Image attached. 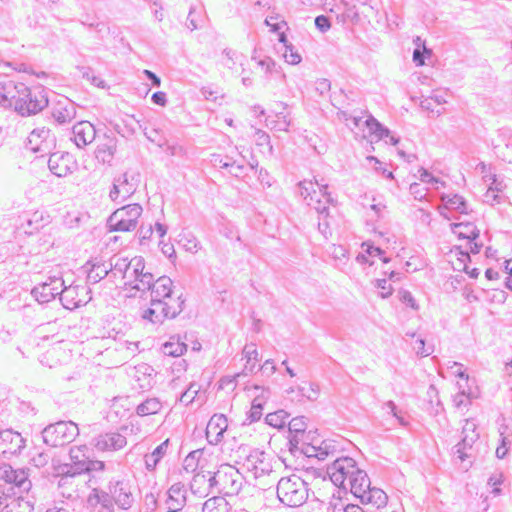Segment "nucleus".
Masks as SVG:
<instances>
[{
    "label": "nucleus",
    "instance_id": "obj_1",
    "mask_svg": "<svg viewBox=\"0 0 512 512\" xmlns=\"http://www.w3.org/2000/svg\"><path fill=\"white\" fill-rule=\"evenodd\" d=\"M49 104L47 91L42 86L28 87L22 82H0V107L13 108L23 117L41 112Z\"/></svg>",
    "mask_w": 512,
    "mask_h": 512
},
{
    "label": "nucleus",
    "instance_id": "obj_2",
    "mask_svg": "<svg viewBox=\"0 0 512 512\" xmlns=\"http://www.w3.org/2000/svg\"><path fill=\"white\" fill-rule=\"evenodd\" d=\"M327 189V184L319 183L317 180H315V183L308 180L298 183L300 196L320 216L318 230L325 238H328V235L331 234L327 217L329 215V205L334 201Z\"/></svg>",
    "mask_w": 512,
    "mask_h": 512
},
{
    "label": "nucleus",
    "instance_id": "obj_3",
    "mask_svg": "<svg viewBox=\"0 0 512 512\" xmlns=\"http://www.w3.org/2000/svg\"><path fill=\"white\" fill-rule=\"evenodd\" d=\"M277 498L285 506L297 508L308 499V484L298 475L282 477L277 482Z\"/></svg>",
    "mask_w": 512,
    "mask_h": 512
},
{
    "label": "nucleus",
    "instance_id": "obj_4",
    "mask_svg": "<svg viewBox=\"0 0 512 512\" xmlns=\"http://www.w3.org/2000/svg\"><path fill=\"white\" fill-rule=\"evenodd\" d=\"M215 493L225 496H235L241 491L245 478L237 468L230 464H222L210 478Z\"/></svg>",
    "mask_w": 512,
    "mask_h": 512
},
{
    "label": "nucleus",
    "instance_id": "obj_5",
    "mask_svg": "<svg viewBox=\"0 0 512 512\" xmlns=\"http://www.w3.org/2000/svg\"><path fill=\"white\" fill-rule=\"evenodd\" d=\"M78 435V425L73 421H58L47 425L42 430L44 443L51 447L70 444Z\"/></svg>",
    "mask_w": 512,
    "mask_h": 512
},
{
    "label": "nucleus",
    "instance_id": "obj_6",
    "mask_svg": "<svg viewBox=\"0 0 512 512\" xmlns=\"http://www.w3.org/2000/svg\"><path fill=\"white\" fill-rule=\"evenodd\" d=\"M143 208L138 203L128 204L116 209L108 218L107 226L111 232H130L137 228Z\"/></svg>",
    "mask_w": 512,
    "mask_h": 512
},
{
    "label": "nucleus",
    "instance_id": "obj_7",
    "mask_svg": "<svg viewBox=\"0 0 512 512\" xmlns=\"http://www.w3.org/2000/svg\"><path fill=\"white\" fill-rule=\"evenodd\" d=\"M462 439L452 448L453 460L462 465V469L467 471L472 465L473 445L479 438L476 432V425L472 421H466L462 430Z\"/></svg>",
    "mask_w": 512,
    "mask_h": 512
},
{
    "label": "nucleus",
    "instance_id": "obj_8",
    "mask_svg": "<svg viewBox=\"0 0 512 512\" xmlns=\"http://www.w3.org/2000/svg\"><path fill=\"white\" fill-rule=\"evenodd\" d=\"M241 451L244 456L243 466L251 472L255 479L263 476H271L274 473L271 456L257 448L243 447Z\"/></svg>",
    "mask_w": 512,
    "mask_h": 512
},
{
    "label": "nucleus",
    "instance_id": "obj_9",
    "mask_svg": "<svg viewBox=\"0 0 512 512\" xmlns=\"http://www.w3.org/2000/svg\"><path fill=\"white\" fill-rule=\"evenodd\" d=\"M357 467L353 458L338 457L327 467V475L335 486L347 490L349 480L354 476Z\"/></svg>",
    "mask_w": 512,
    "mask_h": 512
},
{
    "label": "nucleus",
    "instance_id": "obj_10",
    "mask_svg": "<svg viewBox=\"0 0 512 512\" xmlns=\"http://www.w3.org/2000/svg\"><path fill=\"white\" fill-rule=\"evenodd\" d=\"M151 299L159 302L176 303L184 309L185 299L182 293L176 294L173 290V281L167 276H161L158 279L153 278V283L149 287Z\"/></svg>",
    "mask_w": 512,
    "mask_h": 512
},
{
    "label": "nucleus",
    "instance_id": "obj_11",
    "mask_svg": "<svg viewBox=\"0 0 512 512\" xmlns=\"http://www.w3.org/2000/svg\"><path fill=\"white\" fill-rule=\"evenodd\" d=\"M182 312V308L176 303L159 302L158 300H150V307L142 313L143 320L153 325H160L165 319H173Z\"/></svg>",
    "mask_w": 512,
    "mask_h": 512
},
{
    "label": "nucleus",
    "instance_id": "obj_12",
    "mask_svg": "<svg viewBox=\"0 0 512 512\" xmlns=\"http://www.w3.org/2000/svg\"><path fill=\"white\" fill-rule=\"evenodd\" d=\"M88 448L86 445L73 446L70 448L69 457L70 463H65L57 468V474L61 476V481L68 477H74L85 473L87 469L86 461L88 456L86 455Z\"/></svg>",
    "mask_w": 512,
    "mask_h": 512
},
{
    "label": "nucleus",
    "instance_id": "obj_13",
    "mask_svg": "<svg viewBox=\"0 0 512 512\" xmlns=\"http://www.w3.org/2000/svg\"><path fill=\"white\" fill-rule=\"evenodd\" d=\"M139 183V174H129L128 172L122 173L115 177L113 180L112 188L109 192V197L113 202H124L132 196Z\"/></svg>",
    "mask_w": 512,
    "mask_h": 512
},
{
    "label": "nucleus",
    "instance_id": "obj_14",
    "mask_svg": "<svg viewBox=\"0 0 512 512\" xmlns=\"http://www.w3.org/2000/svg\"><path fill=\"white\" fill-rule=\"evenodd\" d=\"M0 480L11 484L15 495L27 493L32 487L31 480L24 469H13L7 463L0 464Z\"/></svg>",
    "mask_w": 512,
    "mask_h": 512
},
{
    "label": "nucleus",
    "instance_id": "obj_15",
    "mask_svg": "<svg viewBox=\"0 0 512 512\" xmlns=\"http://www.w3.org/2000/svg\"><path fill=\"white\" fill-rule=\"evenodd\" d=\"M88 293L89 290L86 285L71 283L67 286L65 282L64 286L61 287L59 299L64 308L73 310L85 305L91 299Z\"/></svg>",
    "mask_w": 512,
    "mask_h": 512
},
{
    "label": "nucleus",
    "instance_id": "obj_16",
    "mask_svg": "<svg viewBox=\"0 0 512 512\" xmlns=\"http://www.w3.org/2000/svg\"><path fill=\"white\" fill-rule=\"evenodd\" d=\"M65 280L60 273L49 275L47 279L36 285L31 294L39 303H48L60 296L61 287L64 286Z\"/></svg>",
    "mask_w": 512,
    "mask_h": 512
},
{
    "label": "nucleus",
    "instance_id": "obj_17",
    "mask_svg": "<svg viewBox=\"0 0 512 512\" xmlns=\"http://www.w3.org/2000/svg\"><path fill=\"white\" fill-rule=\"evenodd\" d=\"M490 143L494 154L502 161L512 163V129H498L491 137Z\"/></svg>",
    "mask_w": 512,
    "mask_h": 512
},
{
    "label": "nucleus",
    "instance_id": "obj_18",
    "mask_svg": "<svg viewBox=\"0 0 512 512\" xmlns=\"http://www.w3.org/2000/svg\"><path fill=\"white\" fill-rule=\"evenodd\" d=\"M307 421L304 416H298L288 421V445L289 450L295 453L303 447L309 439L306 433Z\"/></svg>",
    "mask_w": 512,
    "mask_h": 512
},
{
    "label": "nucleus",
    "instance_id": "obj_19",
    "mask_svg": "<svg viewBox=\"0 0 512 512\" xmlns=\"http://www.w3.org/2000/svg\"><path fill=\"white\" fill-rule=\"evenodd\" d=\"M114 503L110 492L93 489L80 512H114Z\"/></svg>",
    "mask_w": 512,
    "mask_h": 512
},
{
    "label": "nucleus",
    "instance_id": "obj_20",
    "mask_svg": "<svg viewBox=\"0 0 512 512\" xmlns=\"http://www.w3.org/2000/svg\"><path fill=\"white\" fill-rule=\"evenodd\" d=\"M92 443L99 452H116L127 445V438L119 432L110 431L97 435Z\"/></svg>",
    "mask_w": 512,
    "mask_h": 512
},
{
    "label": "nucleus",
    "instance_id": "obj_21",
    "mask_svg": "<svg viewBox=\"0 0 512 512\" xmlns=\"http://www.w3.org/2000/svg\"><path fill=\"white\" fill-rule=\"evenodd\" d=\"M54 144V138L51 136L50 130L42 127L34 129L28 136L26 148L34 153L44 155L50 152Z\"/></svg>",
    "mask_w": 512,
    "mask_h": 512
},
{
    "label": "nucleus",
    "instance_id": "obj_22",
    "mask_svg": "<svg viewBox=\"0 0 512 512\" xmlns=\"http://www.w3.org/2000/svg\"><path fill=\"white\" fill-rule=\"evenodd\" d=\"M50 171L57 177H66L77 168V162L69 153H52L48 159Z\"/></svg>",
    "mask_w": 512,
    "mask_h": 512
},
{
    "label": "nucleus",
    "instance_id": "obj_23",
    "mask_svg": "<svg viewBox=\"0 0 512 512\" xmlns=\"http://www.w3.org/2000/svg\"><path fill=\"white\" fill-rule=\"evenodd\" d=\"M25 447V440L20 433L11 429L0 431V455H16Z\"/></svg>",
    "mask_w": 512,
    "mask_h": 512
},
{
    "label": "nucleus",
    "instance_id": "obj_24",
    "mask_svg": "<svg viewBox=\"0 0 512 512\" xmlns=\"http://www.w3.org/2000/svg\"><path fill=\"white\" fill-rule=\"evenodd\" d=\"M187 490L181 482L174 483L166 492L165 508L167 512H181L186 505Z\"/></svg>",
    "mask_w": 512,
    "mask_h": 512
},
{
    "label": "nucleus",
    "instance_id": "obj_25",
    "mask_svg": "<svg viewBox=\"0 0 512 512\" xmlns=\"http://www.w3.org/2000/svg\"><path fill=\"white\" fill-rule=\"evenodd\" d=\"M111 497L115 504L124 510L131 508L134 497L131 492V487L128 482L115 481L111 482L109 486Z\"/></svg>",
    "mask_w": 512,
    "mask_h": 512
},
{
    "label": "nucleus",
    "instance_id": "obj_26",
    "mask_svg": "<svg viewBox=\"0 0 512 512\" xmlns=\"http://www.w3.org/2000/svg\"><path fill=\"white\" fill-rule=\"evenodd\" d=\"M77 106L68 98L58 100L52 107V117L60 124H68L76 118Z\"/></svg>",
    "mask_w": 512,
    "mask_h": 512
},
{
    "label": "nucleus",
    "instance_id": "obj_27",
    "mask_svg": "<svg viewBox=\"0 0 512 512\" xmlns=\"http://www.w3.org/2000/svg\"><path fill=\"white\" fill-rule=\"evenodd\" d=\"M228 420L223 414H214L207 423L206 437L210 444L217 445L223 439L224 432L227 430Z\"/></svg>",
    "mask_w": 512,
    "mask_h": 512
},
{
    "label": "nucleus",
    "instance_id": "obj_28",
    "mask_svg": "<svg viewBox=\"0 0 512 512\" xmlns=\"http://www.w3.org/2000/svg\"><path fill=\"white\" fill-rule=\"evenodd\" d=\"M96 129L89 121H79L72 127V140L78 148H83L93 142Z\"/></svg>",
    "mask_w": 512,
    "mask_h": 512
},
{
    "label": "nucleus",
    "instance_id": "obj_29",
    "mask_svg": "<svg viewBox=\"0 0 512 512\" xmlns=\"http://www.w3.org/2000/svg\"><path fill=\"white\" fill-rule=\"evenodd\" d=\"M213 473L209 471L196 472L190 482L191 492L198 497H206L211 493H215L214 485H210V478Z\"/></svg>",
    "mask_w": 512,
    "mask_h": 512
},
{
    "label": "nucleus",
    "instance_id": "obj_30",
    "mask_svg": "<svg viewBox=\"0 0 512 512\" xmlns=\"http://www.w3.org/2000/svg\"><path fill=\"white\" fill-rule=\"evenodd\" d=\"M299 452L309 458L315 457L320 461H324L329 457H334L337 449L330 441H322L320 445L307 442L303 447H300Z\"/></svg>",
    "mask_w": 512,
    "mask_h": 512
},
{
    "label": "nucleus",
    "instance_id": "obj_31",
    "mask_svg": "<svg viewBox=\"0 0 512 512\" xmlns=\"http://www.w3.org/2000/svg\"><path fill=\"white\" fill-rule=\"evenodd\" d=\"M83 268L87 272V282L90 284L100 282L110 273L109 263L97 258L88 261Z\"/></svg>",
    "mask_w": 512,
    "mask_h": 512
},
{
    "label": "nucleus",
    "instance_id": "obj_32",
    "mask_svg": "<svg viewBox=\"0 0 512 512\" xmlns=\"http://www.w3.org/2000/svg\"><path fill=\"white\" fill-rule=\"evenodd\" d=\"M370 487L371 481L367 473L357 467L354 476L349 480L348 489L355 497L360 498Z\"/></svg>",
    "mask_w": 512,
    "mask_h": 512
},
{
    "label": "nucleus",
    "instance_id": "obj_33",
    "mask_svg": "<svg viewBox=\"0 0 512 512\" xmlns=\"http://www.w3.org/2000/svg\"><path fill=\"white\" fill-rule=\"evenodd\" d=\"M359 499L362 504H370L379 509L386 506L388 496L382 489L370 487Z\"/></svg>",
    "mask_w": 512,
    "mask_h": 512
},
{
    "label": "nucleus",
    "instance_id": "obj_34",
    "mask_svg": "<svg viewBox=\"0 0 512 512\" xmlns=\"http://www.w3.org/2000/svg\"><path fill=\"white\" fill-rule=\"evenodd\" d=\"M163 408V402L158 397H147L140 402L135 409V413L139 417H146L158 414Z\"/></svg>",
    "mask_w": 512,
    "mask_h": 512
},
{
    "label": "nucleus",
    "instance_id": "obj_35",
    "mask_svg": "<svg viewBox=\"0 0 512 512\" xmlns=\"http://www.w3.org/2000/svg\"><path fill=\"white\" fill-rule=\"evenodd\" d=\"M135 282H134V290L142 293H146L153 283V274L145 271V260L141 256V265L139 269L134 271Z\"/></svg>",
    "mask_w": 512,
    "mask_h": 512
},
{
    "label": "nucleus",
    "instance_id": "obj_36",
    "mask_svg": "<svg viewBox=\"0 0 512 512\" xmlns=\"http://www.w3.org/2000/svg\"><path fill=\"white\" fill-rule=\"evenodd\" d=\"M169 444L170 440L166 439L161 444H159L151 453L146 454L144 456L145 467L148 471H153L156 469L161 459L167 453Z\"/></svg>",
    "mask_w": 512,
    "mask_h": 512
},
{
    "label": "nucleus",
    "instance_id": "obj_37",
    "mask_svg": "<svg viewBox=\"0 0 512 512\" xmlns=\"http://www.w3.org/2000/svg\"><path fill=\"white\" fill-rule=\"evenodd\" d=\"M211 164L216 168L228 169L230 168V173L236 177H238L244 169L243 165H236V162L232 160L230 157H223L221 154H212L210 158Z\"/></svg>",
    "mask_w": 512,
    "mask_h": 512
},
{
    "label": "nucleus",
    "instance_id": "obj_38",
    "mask_svg": "<svg viewBox=\"0 0 512 512\" xmlns=\"http://www.w3.org/2000/svg\"><path fill=\"white\" fill-rule=\"evenodd\" d=\"M116 150V141L113 138H107L104 142L98 144L96 149V158L103 163H110L114 158Z\"/></svg>",
    "mask_w": 512,
    "mask_h": 512
},
{
    "label": "nucleus",
    "instance_id": "obj_39",
    "mask_svg": "<svg viewBox=\"0 0 512 512\" xmlns=\"http://www.w3.org/2000/svg\"><path fill=\"white\" fill-rule=\"evenodd\" d=\"M265 394H269L268 390L262 389L261 395L256 396L251 404L250 410L247 412V419L249 423H253L258 421L262 414L264 409V404L267 396Z\"/></svg>",
    "mask_w": 512,
    "mask_h": 512
},
{
    "label": "nucleus",
    "instance_id": "obj_40",
    "mask_svg": "<svg viewBox=\"0 0 512 512\" xmlns=\"http://www.w3.org/2000/svg\"><path fill=\"white\" fill-rule=\"evenodd\" d=\"M442 201L445 208L455 210L461 214L468 213V204L465 199L459 194H448L442 196Z\"/></svg>",
    "mask_w": 512,
    "mask_h": 512
},
{
    "label": "nucleus",
    "instance_id": "obj_41",
    "mask_svg": "<svg viewBox=\"0 0 512 512\" xmlns=\"http://www.w3.org/2000/svg\"><path fill=\"white\" fill-rule=\"evenodd\" d=\"M202 512H231V506L223 496H214L204 502Z\"/></svg>",
    "mask_w": 512,
    "mask_h": 512
},
{
    "label": "nucleus",
    "instance_id": "obj_42",
    "mask_svg": "<svg viewBox=\"0 0 512 512\" xmlns=\"http://www.w3.org/2000/svg\"><path fill=\"white\" fill-rule=\"evenodd\" d=\"M452 231L459 238L469 240H477L480 232L472 223H456L453 225Z\"/></svg>",
    "mask_w": 512,
    "mask_h": 512
},
{
    "label": "nucleus",
    "instance_id": "obj_43",
    "mask_svg": "<svg viewBox=\"0 0 512 512\" xmlns=\"http://www.w3.org/2000/svg\"><path fill=\"white\" fill-rule=\"evenodd\" d=\"M291 125V120L284 112H277L274 116H269L266 119V126L275 131H288Z\"/></svg>",
    "mask_w": 512,
    "mask_h": 512
},
{
    "label": "nucleus",
    "instance_id": "obj_44",
    "mask_svg": "<svg viewBox=\"0 0 512 512\" xmlns=\"http://www.w3.org/2000/svg\"><path fill=\"white\" fill-rule=\"evenodd\" d=\"M243 357L246 359V364L244 366V373H254L256 364L258 362V351L255 344H247L244 346L242 351Z\"/></svg>",
    "mask_w": 512,
    "mask_h": 512
},
{
    "label": "nucleus",
    "instance_id": "obj_45",
    "mask_svg": "<svg viewBox=\"0 0 512 512\" xmlns=\"http://www.w3.org/2000/svg\"><path fill=\"white\" fill-rule=\"evenodd\" d=\"M141 265V256L131 258V263L126 269V272L121 276L125 289L134 290L135 275L134 271L139 269Z\"/></svg>",
    "mask_w": 512,
    "mask_h": 512
},
{
    "label": "nucleus",
    "instance_id": "obj_46",
    "mask_svg": "<svg viewBox=\"0 0 512 512\" xmlns=\"http://www.w3.org/2000/svg\"><path fill=\"white\" fill-rule=\"evenodd\" d=\"M365 126L369 130L370 134L377 140H382L389 136V129L384 127L372 115H368L365 119Z\"/></svg>",
    "mask_w": 512,
    "mask_h": 512
},
{
    "label": "nucleus",
    "instance_id": "obj_47",
    "mask_svg": "<svg viewBox=\"0 0 512 512\" xmlns=\"http://www.w3.org/2000/svg\"><path fill=\"white\" fill-rule=\"evenodd\" d=\"M109 269L110 274L113 277H116L117 275L122 276L124 272H126V269L131 263V259H128L127 257H122L119 255H114L109 260Z\"/></svg>",
    "mask_w": 512,
    "mask_h": 512
},
{
    "label": "nucleus",
    "instance_id": "obj_48",
    "mask_svg": "<svg viewBox=\"0 0 512 512\" xmlns=\"http://www.w3.org/2000/svg\"><path fill=\"white\" fill-rule=\"evenodd\" d=\"M289 414L284 410H277L268 413L265 417V423L277 429H283L288 423Z\"/></svg>",
    "mask_w": 512,
    "mask_h": 512
},
{
    "label": "nucleus",
    "instance_id": "obj_49",
    "mask_svg": "<svg viewBox=\"0 0 512 512\" xmlns=\"http://www.w3.org/2000/svg\"><path fill=\"white\" fill-rule=\"evenodd\" d=\"M187 345L179 340H170L162 345V352L166 356L178 357L184 354Z\"/></svg>",
    "mask_w": 512,
    "mask_h": 512
},
{
    "label": "nucleus",
    "instance_id": "obj_50",
    "mask_svg": "<svg viewBox=\"0 0 512 512\" xmlns=\"http://www.w3.org/2000/svg\"><path fill=\"white\" fill-rule=\"evenodd\" d=\"M202 455H203V452L200 449L191 451L183 460V469L187 473L196 472V470L199 466V460Z\"/></svg>",
    "mask_w": 512,
    "mask_h": 512
},
{
    "label": "nucleus",
    "instance_id": "obj_51",
    "mask_svg": "<svg viewBox=\"0 0 512 512\" xmlns=\"http://www.w3.org/2000/svg\"><path fill=\"white\" fill-rule=\"evenodd\" d=\"M254 137H255V144L258 147L266 148V150H267L266 153L269 156H273L274 149H273V146L270 141V136L265 131H263L261 129H256ZM262 152L265 153V151H262Z\"/></svg>",
    "mask_w": 512,
    "mask_h": 512
},
{
    "label": "nucleus",
    "instance_id": "obj_52",
    "mask_svg": "<svg viewBox=\"0 0 512 512\" xmlns=\"http://www.w3.org/2000/svg\"><path fill=\"white\" fill-rule=\"evenodd\" d=\"M33 508L29 502L11 500L10 503H6L0 512H32Z\"/></svg>",
    "mask_w": 512,
    "mask_h": 512
},
{
    "label": "nucleus",
    "instance_id": "obj_53",
    "mask_svg": "<svg viewBox=\"0 0 512 512\" xmlns=\"http://www.w3.org/2000/svg\"><path fill=\"white\" fill-rule=\"evenodd\" d=\"M503 482H504V476H503L502 472L493 473L487 481V485L491 488L490 493L493 494L494 496L500 495L501 494L500 486L503 484Z\"/></svg>",
    "mask_w": 512,
    "mask_h": 512
},
{
    "label": "nucleus",
    "instance_id": "obj_54",
    "mask_svg": "<svg viewBox=\"0 0 512 512\" xmlns=\"http://www.w3.org/2000/svg\"><path fill=\"white\" fill-rule=\"evenodd\" d=\"M362 248L366 254L372 257H380L384 263H388L390 261L389 258L383 256L384 251L381 248L374 246L370 242H364L362 244Z\"/></svg>",
    "mask_w": 512,
    "mask_h": 512
},
{
    "label": "nucleus",
    "instance_id": "obj_55",
    "mask_svg": "<svg viewBox=\"0 0 512 512\" xmlns=\"http://www.w3.org/2000/svg\"><path fill=\"white\" fill-rule=\"evenodd\" d=\"M50 454L48 452L42 451V452H36L31 457V464L37 468L45 467L49 461H50Z\"/></svg>",
    "mask_w": 512,
    "mask_h": 512
},
{
    "label": "nucleus",
    "instance_id": "obj_56",
    "mask_svg": "<svg viewBox=\"0 0 512 512\" xmlns=\"http://www.w3.org/2000/svg\"><path fill=\"white\" fill-rule=\"evenodd\" d=\"M399 300L408 307L418 310L419 306L410 291L401 289L398 292Z\"/></svg>",
    "mask_w": 512,
    "mask_h": 512
},
{
    "label": "nucleus",
    "instance_id": "obj_57",
    "mask_svg": "<svg viewBox=\"0 0 512 512\" xmlns=\"http://www.w3.org/2000/svg\"><path fill=\"white\" fill-rule=\"evenodd\" d=\"M197 394H198V389L196 388V385L191 384L188 387V389L181 394L179 401L182 404H184L185 406H188L189 404H191L194 401Z\"/></svg>",
    "mask_w": 512,
    "mask_h": 512
},
{
    "label": "nucleus",
    "instance_id": "obj_58",
    "mask_svg": "<svg viewBox=\"0 0 512 512\" xmlns=\"http://www.w3.org/2000/svg\"><path fill=\"white\" fill-rule=\"evenodd\" d=\"M412 347L416 354L422 357L429 356L433 352L431 347H426L425 340L423 338H417Z\"/></svg>",
    "mask_w": 512,
    "mask_h": 512
},
{
    "label": "nucleus",
    "instance_id": "obj_59",
    "mask_svg": "<svg viewBox=\"0 0 512 512\" xmlns=\"http://www.w3.org/2000/svg\"><path fill=\"white\" fill-rule=\"evenodd\" d=\"M285 61L291 65H296L301 62L300 54L294 50L292 45L286 46L285 52L283 53Z\"/></svg>",
    "mask_w": 512,
    "mask_h": 512
},
{
    "label": "nucleus",
    "instance_id": "obj_60",
    "mask_svg": "<svg viewBox=\"0 0 512 512\" xmlns=\"http://www.w3.org/2000/svg\"><path fill=\"white\" fill-rule=\"evenodd\" d=\"M484 203L494 206L496 204H500L504 201V196L502 194H498L491 189H487L483 198Z\"/></svg>",
    "mask_w": 512,
    "mask_h": 512
},
{
    "label": "nucleus",
    "instance_id": "obj_61",
    "mask_svg": "<svg viewBox=\"0 0 512 512\" xmlns=\"http://www.w3.org/2000/svg\"><path fill=\"white\" fill-rule=\"evenodd\" d=\"M409 191L416 200H423L427 195V188H425L421 183L415 182L410 184Z\"/></svg>",
    "mask_w": 512,
    "mask_h": 512
},
{
    "label": "nucleus",
    "instance_id": "obj_62",
    "mask_svg": "<svg viewBox=\"0 0 512 512\" xmlns=\"http://www.w3.org/2000/svg\"><path fill=\"white\" fill-rule=\"evenodd\" d=\"M425 54L431 55V50L424 46L423 49L415 48L413 51V62L416 66H423L425 63Z\"/></svg>",
    "mask_w": 512,
    "mask_h": 512
},
{
    "label": "nucleus",
    "instance_id": "obj_63",
    "mask_svg": "<svg viewBox=\"0 0 512 512\" xmlns=\"http://www.w3.org/2000/svg\"><path fill=\"white\" fill-rule=\"evenodd\" d=\"M376 287L381 290L380 296L382 298L385 299V298H388L390 295H392L393 288L387 279H377Z\"/></svg>",
    "mask_w": 512,
    "mask_h": 512
},
{
    "label": "nucleus",
    "instance_id": "obj_64",
    "mask_svg": "<svg viewBox=\"0 0 512 512\" xmlns=\"http://www.w3.org/2000/svg\"><path fill=\"white\" fill-rule=\"evenodd\" d=\"M383 409L388 410L392 414V416L397 419L398 423L401 426L407 425V422L405 421V419L399 415V413L397 411V406L392 400L385 402L383 405Z\"/></svg>",
    "mask_w": 512,
    "mask_h": 512
}]
</instances>
